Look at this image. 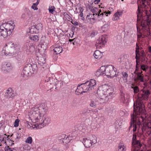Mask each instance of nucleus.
I'll list each match as a JSON object with an SVG mask.
<instances>
[{
    "mask_svg": "<svg viewBox=\"0 0 151 151\" xmlns=\"http://www.w3.org/2000/svg\"><path fill=\"white\" fill-rule=\"evenodd\" d=\"M134 110V114L131 116L130 125L129 130L132 127L133 128V131L134 132L137 129L138 131L140 129L142 131L146 132V135H151V122H146L145 119L142 116L139 115L140 113H145L141 112L139 113Z\"/></svg>",
    "mask_w": 151,
    "mask_h": 151,
    "instance_id": "obj_1",
    "label": "nucleus"
},
{
    "mask_svg": "<svg viewBox=\"0 0 151 151\" xmlns=\"http://www.w3.org/2000/svg\"><path fill=\"white\" fill-rule=\"evenodd\" d=\"M150 94V92L149 90L144 88L139 91L138 94L139 100L134 104V112H145L144 103L142 101L147 100Z\"/></svg>",
    "mask_w": 151,
    "mask_h": 151,
    "instance_id": "obj_2",
    "label": "nucleus"
},
{
    "mask_svg": "<svg viewBox=\"0 0 151 151\" xmlns=\"http://www.w3.org/2000/svg\"><path fill=\"white\" fill-rule=\"evenodd\" d=\"M14 24L13 21L2 24L0 26V37L6 38L10 35L14 28Z\"/></svg>",
    "mask_w": 151,
    "mask_h": 151,
    "instance_id": "obj_3",
    "label": "nucleus"
},
{
    "mask_svg": "<svg viewBox=\"0 0 151 151\" xmlns=\"http://www.w3.org/2000/svg\"><path fill=\"white\" fill-rule=\"evenodd\" d=\"M47 109L42 106L38 107L36 106L33 109L31 115L33 122L35 123L40 122L43 116H44L47 112Z\"/></svg>",
    "mask_w": 151,
    "mask_h": 151,
    "instance_id": "obj_4",
    "label": "nucleus"
},
{
    "mask_svg": "<svg viewBox=\"0 0 151 151\" xmlns=\"http://www.w3.org/2000/svg\"><path fill=\"white\" fill-rule=\"evenodd\" d=\"M36 64L28 63L26 64L21 74L22 77L26 79L27 77L36 73L37 70Z\"/></svg>",
    "mask_w": 151,
    "mask_h": 151,
    "instance_id": "obj_5",
    "label": "nucleus"
},
{
    "mask_svg": "<svg viewBox=\"0 0 151 151\" xmlns=\"http://www.w3.org/2000/svg\"><path fill=\"white\" fill-rule=\"evenodd\" d=\"M102 70L104 71L105 76L108 77H113L114 76L116 77L118 75V72H116V69L112 65H109L104 66Z\"/></svg>",
    "mask_w": 151,
    "mask_h": 151,
    "instance_id": "obj_6",
    "label": "nucleus"
},
{
    "mask_svg": "<svg viewBox=\"0 0 151 151\" xmlns=\"http://www.w3.org/2000/svg\"><path fill=\"white\" fill-rule=\"evenodd\" d=\"M146 20H143L141 22V26L142 27L143 30L144 31V34L146 36H147L150 35V29L148 27L150 24V22L149 20L148 16L146 13Z\"/></svg>",
    "mask_w": 151,
    "mask_h": 151,
    "instance_id": "obj_7",
    "label": "nucleus"
},
{
    "mask_svg": "<svg viewBox=\"0 0 151 151\" xmlns=\"http://www.w3.org/2000/svg\"><path fill=\"white\" fill-rule=\"evenodd\" d=\"M142 71L141 72H134V73L136 75L134 81L137 83L138 82L139 83L143 82L144 86L145 87H146L147 86V83L146 82H145V79L144 78V75L142 73Z\"/></svg>",
    "mask_w": 151,
    "mask_h": 151,
    "instance_id": "obj_8",
    "label": "nucleus"
},
{
    "mask_svg": "<svg viewBox=\"0 0 151 151\" xmlns=\"http://www.w3.org/2000/svg\"><path fill=\"white\" fill-rule=\"evenodd\" d=\"M11 44L13 45V44L8 43L6 45V47H4L3 50L2 51V53H4V55L6 56H10L13 54V50L14 48L12 47H10Z\"/></svg>",
    "mask_w": 151,
    "mask_h": 151,
    "instance_id": "obj_9",
    "label": "nucleus"
},
{
    "mask_svg": "<svg viewBox=\"0 0 151 151\" xmlns=\"http://www.w3.org/2000/svg\"><path fill=\"white\" fill-rule=\"evenodd\" d=\"M21 18L22 19L27 20L28 22H31L34 20L33 17V14L29 9H26V12L22 14Z\"/></svg>",
    "mask_w": 151,
    "mask_h": 151,
    "instance_id": "obj_10",
    "label": "nucleus"
},
{
    "mask_svg": "<svg viewBox=\"0 0 151 151\" xmlns=\"http://www.w3.org/2000/svg\"><path fill=\"white\" fill-rule=\"evenodd\" d=\"M101 99V97L99 98L96 97L95 98H94L93 99H91L89 104L90 106L93 108H95L102 103H105L104 101L102 100Z\"/></svg>",
    "mask_w": 151,
    "mask_h": 151,
    "instance_id": "obj_11",
    "label": "nucleus"
},
{
    "mask_svg": "<svg viewBox=\"0 0 151 151\" xmlns=\"http://www.w3.org/2000/svg\"><path fill=\"white\" fill-rule=\"evenodd\" d=\"M42 116L40 122L37 124V126L36 125H35L36 128H39L40 125L44 127L50 123V117L46 116L45 114Z\"/></svg>",
    "mask_w": 151,
    "mask_h": 151,
    "instance_id": "obj_12",
    "label": "nucleus"
},
{
    "mask_svg": "<svg viewBox=\"0 0 151 151\" xmlns=\"http://www.w3.org/2000/svg\"><path fill=\"white\" fill-rule=\"evenodd\" d=\"M104 90H107V92L105 93V96L104 97H101L102 100H104L105 102H107L109 99V97L110 96H112L114 91L113 88L110 86H108V88L105 87Z\"/></svg>",
    "mask_w": 151,
    "mask_h": 151,
    "instance_id": "obj_13",
    "label": "nucleus"
},
{
    "mask_svg": "<svg viewBox=\"0 0 151 151\" xmlns=\"http://www.w3.org/2000/svg\"><path fill=\"white\" fill-rule=\"evenodd\" d=\"M42 25L41 23H38L35 25H32L29 28L30 34H37L42 30Z\"/></svg>",
    "mask_w": 151,
    "mask_h": 151,
    "instance_id": "obj_14",
    "label": "nucleus"
},
{
    "mask_svg": "<svg viewBox=\"0 0 151 151\" xmlns=\"http://www.w3.org/2000/svg\"><path fill=\"white\" fill-rule=\"evenodd\" d=\"M142 1V5L139 6L138 5V9L137 12V21H139L140 18L142 16V12H141V10L140 9L141 8H145L146 9V7L147 6L145 4V3L146 2V0H138V1Z\"/></svg>",
    "mask_w": 151,
    "mask_h": 151,
    "instance_id": "obj_15",
    "label": "nucleus"
},
{
    "mask_svg": "<svg viewBox=\"0 0 151 151\" xmlns=\"http://www.w3.org/2000/svg\"><path fill=\"white\" fill-rule=\"evenodd\" d=\"M13 65L10 63H5L2 65V71L4 73H8L12 70L13 68Z\"/></svg>",
    "mask_w": 151,
    "mask_h": 151,
    "instance_id": "obj_16",
    "label": "nucleus"
},
{
    "mask_svg": "<svg viewBox=\"0 0 151 151\" xmlns=\"http://www.w3.org/2000/svg\"><path fill=\"white\" fill-rule=\"evenodd\" d=\"M108 86L106 85H103L98 88L97 91V93L99 96L100 97H104L105 96V93L107 92V90H104V88L105 87L108 88Z\"/></svg>",
    "mask_w": 151,
    "mask_h": 151,
    "instance_id": "obj_17",
    "label": "nucleus"
},
{
    "mask_svg": "<svg viewBox=\"0 0 151 151\" xmlns=\"http://www.w3.org/2000/svg\"><path fill=\"white\" fill-rule=\"evenodd\" d=\"M24 49L29 54L35 50L34 44L32 43L30 41H27Z\"/></svg>",
    "mask_w": 151,
    "mask_h": 151,
    "instance_id": "obj_18",
    "label": "nucleus"
},
{
    "mask_svg": "<svg viewBox=\"0 0 151 151\" xmlns=\"http://www.w3.org/2000/svg\"><path fill=\"white\" fill-rule=\"evenodd\" d=\"M5 95L7 98H12L15 96V93H14V92L13 91L12 88H9L7 91L5 93Z\"/></svg>",
    "mask_w": 151,
    "mask_h": 151,
    "instance_id": "obj_19",
    "label": "nucleus"
},
{
    "mask_svg": "<svg viewBox=\"0 0 151 151\" xmlns=\"http://www.w3.org/2000/svg\"><path fill=\"white\" fill-rule=\"evenodd\" d=\"M81 141L82 142L86 148L90 147L93 144L91 141L87 138H83V140H81Z\"/></svg>",
    "mask_w": 151,
    "mask_h": 151,
    "instance_id": "obj_20",
    "label": "nucleus"
},
{
    "mask_svg": "<svg viewBox=\"0 0 151 151\" xmlns=\"http://www.w3.org/2000/svg\"><path fill=\"white\" fill-rule=\"evenodd\" d=\"M138 51H139V56L141 57V61H146V57L142 48H140Z\"/></svg>",
    "mask_w": 151,
    "mask_h": 151,
    "instance_id": "obj_21",
    "label": "nucleus"
},
{
    "mask_svg": "<svg viewBox=\"0 0 151 151\" xmlns=\"http://www.w3.org/2000/svg\"><path fill=\"white\" fill-rule=\"evenodd\" d=\"M106 42V38L104 36H103L100 37L96 41L97 43L102 45H104Z\"/></svg>",
    "mask_w": 151,
    "mask_h": 151,
    "instance_id": "obj_22",
    "label": "nucleus"
},
{
    "mask_svg": "<svg viewBox=\"0 0 151 151\" xmlns=\"http://www.w3.org/2000/svg\"><path fill=\"white\" fill-rule=\"evenodd\" d=\"M84 90L83 88V87H81L79 85V86L76 90V93L77 95H79L82 94L83 93L87 92L86 91H84Z\"/></svg>",
    "mask_w": 151,
    "mask_h": 151,
    "instance_id": "obj_23",
    "label": "nucleus"
},
{
    "mask_svg": "<svg viewBox=\"0 0 151 151\" xmlns=\"http://www.w3.org/2000/svg\"><path fill=\"white\" fill-rule=\"evenodd\" d=\"M104 66H101L99 69H98L95 73V75L96 76H105L104 71H103L102 69L104 68Z\"/></svg>",
    "mask_w": 151,
    "mask_h": 151,
    "instance_id": "obj_24",
    "label": "nucleus"
},
{
    "mask_svg": "<svg viewBox=\"0 0 151 151\" xmlns=\"http://www.w3.org/2000/svg\"><path fill=\"white\" fill-rule=\"evenodd\" d=\"M87 85H89L91 87V88H92L93 89L96 86V81L93 79H91L89 81H87Z\"/></svg>",
    "mask_w": 151,
    "mask_h": 151,
    "instance_id": "obj_25",
    "label": "nucleus"
},
{
    "mask_svg": "<svg viewBox=\"0 0 151 151\" xmlns=\"http://www.w3.org/2000/svg\"><path fill=\"white\" fill-rule=\"evenodd\" d=\"M93 56L96 59H99L102 58V54L100 51L96 50L95 51Z\"/></svg>",
    "mask_w": 151,
    "mask_h": 151,
    "instance_id": "obj_26",
    "label": "nucleus"
},
{
    "mask_svg": "<svg viewBox=\"0 0 151 151\" xmlns=\"http://www.w3.org/2000/svg\"><path fill=\"white\" fill-rule=\"evenodd\" d=\"M123 13L122 11H117L114 15V17L113 18V20H116L119 18V16H121Z\"/></svg>",
    "mask_w": 151,
    "mask_h": 151,
    "instance_id": "obj_27",
    "label": "nucleus"
},
{
    "mask_svg": "<svg viewBox=\"0 0 151 151\" xmlns=\"http://www.w3.org/2000/svg\"><path fill=\"white\" fill-rule=\"evenodd\" d=\"M83 85V88L85 91H88L92 90V89L91 88V87L89 85L87 84V81L85 83H81V85Z\"/></svg>",
    "mask_w": 151,
    "mask_h": 151,
    "instance_id": "obj_28",
    "label": "nucleus"
},
{
    "mask_svg": "<svg viewBox=\"0 0 151 151\" xmlns=\"http://www.w3.org/2000/svg\"><path fill=\"white\" fill-rule=\"evenodd\" d=\"M88 8L90 11L94 15H97V11L98 10V9L97 8L94 7L92 6H90L88 7Z\"/></svg>",
    "mask_w": 151,
    "mask_h": 151,
    "instance_id": "obj_29",
    "label": "nucleus"
},
{
    "mask_svg": "<svg viewBox=\"0 0 151 151\" xmlns=\"http://www.w3.org/2000/svg\"><path fill=\"white\" fill-rule=\"evenodd\" d=\"M45 59L43 57H40L38 58V63L39 65L42 66L45 63Z\"/></svg>",
    "mask_w": 151,
    "mask_h": 151,
    "instance_id": "obj_30",
    "label": "nucleus"
},
{
    "mask_svg": "<svg viewBox=\"0 0 151 151\" xmlns=\"http://www.w3.org/2000/svg\"><path fill=\"white\" fill-rule=\"evenodd\" d=\"M53 50L56 54H58L62 52L63 49L61 47L58 46L55 47Z\"/></svg>",
    "mask_w": 151,
    "mask_h": 151,
    "instance_id": "obj_31",
    "label": "nucleus"
},
{
    "mask_svg": "<svg viewBox=\"0 0 151 151\" xmlns=\"http://www.w3.org/2000/svg\"><path fill=\"white\" fill-rule=\"evenodd\" d=\"M104 13L105 15H106V16H108V13L106 12H102L101 14H97V15H96L97 16V20L98 21H100L101 20H102L103 19V16H104Z\"/></svg>",
    "mask_w": 151,
    "mask_h": 151,
    "instance_id": "obj_32",
    "label": "nucleus"
},
{
    "mask_svg": "<svg viewBox=\"0 0 151 151\" xmlns=\"http://www.w3.org/2000/svg\"><path fill=\"white\" fill-rule=\"evenodd\" d=\"M131 88L133 89L134 93V94L138 93V92H139V89L137 86L132 84L131 85Z\"/></svg>",
    "mask_w": 151,
    "mask_h": 151,
    "instance_id": "obj_33",
    "label": "nucleus"
},
{
    "mask_svg": "<svg viewBox=\"0 0 151 151\" xmlns=\"http://www.w3.org/2000/svg\"><path fill=\"white\" fill-rule=\"evenodd\" d=\"M6 135V134H4V135L1 136L0 137V140L1 141V142H4V143H6V142H4V138H5L6 139V138L8 140H9L10 141H11L12 142H13L14 141L12 140H11L9 138V135L8 136L6 137H5V136Z\"/></svg>",
    "mask_w": 151,
    "mask_h": 151,
    "instance_id": "obj_34",
    "label": "nucleus"
},
{
    "mask_svg": "<svg viewBox=\"0 0 151 151\" xmlns=\"http://www.w3.org/2000/svg\"><path fill=\"white\" fill-rule=\"evenodd\" d=\"M29 38L31 40L35 42H37L39 40V38L37 35H30Z\"/></svg>",
    "mask_w": 151,
    "mask_h": 151,
    "instance_id": "obj_35",
    "label": "nucleus"
},
{
    "mask_svg": "<svg viewBox=\"0 0 151 151\" xmlns=\"http://www.w3.org/2000/svg\"><path fill=\"white\" fill-rule=\"evenodd\" d=\"M140 69L144 71H146L147 70L148 66L146 65L142 64L140 65Z\"/></svg>",
    "mask_w": 151,
    "mask_h": 151,
    "instance_id": "obj_36",
    "label": "nucleus"
},
{
    "mask_svg": "<svg viewBox=\"0 0 151 151\" xmlns=\"http://www.w3.org/2000/svg\"><path fill=\"white\" fill-rule=\"evenodd\" d=\"M70 142L69 138L68 137V136L65 135V137L63 140H62V142L63 144H66Z\"/></svg>",
    "mask_w": 151,
    "mask_h": 151,
    "instance_id": "obj_37",
    "label": "nucleus"
},
{
    "mask_svg": "<svg viewBox=\"0 0 151 151\" xmlns=\"http://www.w3.org/2000/svg\"><path fill=\"white\" fill-rule=\"evenodd\" d=\"M96 139L97 138L95 136L92 135L90 140L91 141L92 144H94L97 142Z\"/></svg>",
    "mask_w": 151,
    "mask_h": 151,
    "instance_id": "obj_38",
    "label": "nucleus"
},
{
    "mask_svg": "<svg viewBox=\"0 0 151 151\" xmlns=\"http://www.w3.org/2000/svg\"><path fill=\"white\" fill-rule=\"evenodd\" d=\"M91 110L88 109H85L82 111L81 114L85 116L87 115L90 114Z\"/></svg>",
    "mask_w": 151,
    "mask_h": 151,
    "instance_id": "obj_39",
    "label": "nucleus"
},
{
    "mask_svg": "<svg viewBox=\"0 0 151 151\" xmlns=\"http://www.w3.org/2000/svg\"><path fill=\"white\" fill-rule=\"evenodd\" d=\"M139 55H136L135 58L136 59V64H137V65H139V63L140 62L139 60L141 59V57L140 56H139Z\"/></svg>",
    "mask_w": 151,
    "mask_h": 151,
    "instance_id": "obj_40",
    "label": "nucleus"
},
{
    "mask_svg": "<svg viewBox=\"0 0 151 151\" xmlns=\"http://www.w3.org/2000/svg\"><path fill=\"white\" fill-rule=\"evenodd\" d=\"M39 0H37V1L36 3L33 4L32 6V9H34V10L38 9L37 6L39 3Z\"/></svg>",
    "mask_w": 151,
    "mask_h": 151,
    "instance_id": "obj_41",
    "label": "nucleus"
},
{
    "mask_svg": "<svg viewBox=\"0 0 151 151\" xmlns=\"http://www.w3.org/2000/svg\"><path fill=\"white\" fill-rule=\"evenodd\" d=\"M53 79L51 77H46V78L45 79V82H49V83L50 84H53L52 83Z\"/></svg>",
    "mask_w": 151,
    "mask_h": 151,
    "instance_id": "obj_42",
    "label": "nucleus"
},
{
    "mask_svg": "<svg viewBox=\"0 0 151 151\" xmlns=\"http://www.w3.org/2000/svg\"><path fill=\"white\" fill-rule=\"evenodd\" d=\"M16 59L17 60V63H21L22 61V56L21 55H18Z\"/></svg>",
    "mask_w": 151,
    "mask_h": 151,
    "instance_id": "obj_43",
    "label": "nucleus"
},
{
    "mask_svg": "<svg viewBox=\"0 0 151 151\" xmlns=\"http://www.w3.org/2000/svg\"><path fill=\"white\" fill-rule=\"evenodd\" d=\"M65 134H62L60 135L58 137V139L60 141V142H62V140H63L65 137Z\"/></svg>",
    "mask_w": 151,
    "mask_h": 151,
    "instance_id": "obj_44",
    "label": "nucleus"
},
{
    "mask_svg": "<svg viewBox=\"0 0 151 151\" xmlns=\"http://www.w3.org/2000/svg\"><path fill=\"white\" fill-rule=\"evenodd\" d=\"M125 148L124 145H119L118 147V151H125Z\"/></svg>",
    "mask_w": 151,
    "mask_h": 151,
    "instance_id": "obj_45",
    "label": "nucleus"
},
{
    "mask_svg": "<svg viewBox=\"0 0 151 151\" xmlns=\"http://www.w3.org/2000/svg\"><path fill=\"white\" fill-rule=\"evenodd\" d=\"M124 79L126 80V82L127 81V78L128 77V74L126 72H123L122 73Z\"/></svg>",
    "mask_w": 151,
    "mask_h": 151,
    "instance_id": "obj_46",
    "label": "nucleus"
},
{
    "mask_svg": "<svg viewBox=\"0 0 151 151\" xmlns=\"http://www.w3.org/2000/svg\"><path fill=\"white\" fill-rule=\"evenodd\" d=\"M5 150L6 151H16L15 149L13 148H11L9 146L6 147Z\"/></svg>",
    "mask_w": 151,
    "mask_h": 151,
    "instance_id": "obj_47",
    "label": "nucleus"
},
{
    "mask_svg": "<svg viewBox=\"0 0 151 151\" xmlns=\"http://www.w3.org/2000/svg\"><path fill=\"white\" fill-rule=\"evenodd\" d=\"M32 141V138L31 137H28L26 140L25 142L27 143L31 144Z\"/></svg>",
    "mask_w": 151,
    "mask_h": 151,
    "instance_id": "obj_48",
    "label": "nucleus"
},
{
    "mask_svg": "<svg viewBox=\"0 0 151 151\" xmlns=\"http://www.w3.org/2000/svg\"><path fill=\"white\" fill-rule=\"evenodd\" d=\"M108 25L107 24H104L101 27V29L103 31L106 30L108 29Z\"/></svg>",
    "mask_w": 151,
    "mask_h": 151,
    "instance_id": "obj_49",
    "label": "nucleus"
},
{
    "mask_svg": "<svg viewBox=\"0 0 151 151\" xmlns=\"http://www.w3.org/2000/svg\"><path fill=\"white\" fill-rule=\"evenodd\" d=\"M55 9V8L54 6H52L51 7H49L48 10L49 12L52 14H53V12L54 11V9Z\"/></svg>",
    "mask_w": 151,
    "mask_h": 151,
    "instance_id": "obj_50",
    "label": "nucleus"
},
{
    "mask_svg": "<svg viewBox=\"0 0 151 151\" xmlns=\"http://www.w3.org/2000/svg\"><path fill=\"white\" fill-rule=\"evenodd\" d=\"M140 48L139 47V46L137 45V43H136V50H135V54L137 55H139V49Z\"/></svg>",
    "mask_w": 151,
    "mask_h": 151,
    "instance_id": "obj_51",
    "label": "nucleus"
},
{
    "mask_svg": "<svg viewBox=\"0 0 151 151\" xmlns=\"http://www.w3.org/2000/svg\"><path fill=\"white\" fill-rule=\"evenodd\" d=\"M19 119H17L15 120L14 124V126L15 127H17L19 126Z\"/></svg>",
    "mask_w": 151,
    "mask_h": 151,
    "instance_id": "obj_52",
    "label": "nucleus"
},
{
    "mask_svg": "<svg viewBox=\"0 0 151 151\" xmlns=\"http://www.w3.org/2000/svg\"><path fill=\"white\" fill-rule=\"evenodd\" d=\"M97 32L95 31H92L90 34V36L93 37L97 34Z\"/></svg>",
    "mask_w": 151,
    "mask_h": 151,
    "instance_id": "obj_53",
    "label": "nucleus"
},
{
    "mask_svg": "<svg viewBox=\"0 0 151 151\" xmlns=\"http://www.w3.org/2000/svg\"><path fill=\"white\" fill-rule=\"evenodd\" d=\"M121 100L124 102V100H125V98L124 96V94L123 93L121 94Z\"/></svg>",
    "mask_w": 151,
    "mask_h": 151,
    "instance_id": "obj_54",
    "label": "nucleus"
},
{
    "mask_svg": "<svg viewBox=\"0 0 151 151\" xmlns=\"http://www.w3.org/2000/svg\"><path fill=\"white\" fill-rule=\"evenodd\" d=\"M63 15L66 18H69V19H70V16L68 14H67V13L65 12H64L63 13Z\"/></svg>",
    "mask_w": 151,
    "mask_h": 151,
    "instance_id": "obj_55",
    "label": "nucleus"
},
{
    "mask_svg": "<svg viewBox=\"0 0 151 151\" xmlns=\"http://www.w3.org/2000/svg\"><path fill=\"white\" fill-rule=\"evenodd\" d=\"M72 23L76 26H78V22L76 21H73V22H72Z\"/></svg>",
    "mask_w": 151,
    "mask_h": 151,
    "instance_id": "obj_56",
    "label": "nucleus"
},
{
    "mask_svg": "<svg viewBox=\"0 0 151 151\" xmlns=\"http://www.w3.org/2000/svg\"><path fill=\"white\" fill-rule=\"evenodd\" d=\"M139 65H137V64H136V69L135 71L134 72H138V71L139 70Z\"/></svg>",
    "mask_w": 151,
    "mask_h": 151,
    "instance_id": "obj_57",
    "label": "nucleus"
},
{
    "mask_svg": "<svg viewBox=\"0 0 151 151\" xmlns=\"http://www.w3.org/2000/svg\"><path fill=\"white\" fill-rule=\"evenodd\" d=\"M80 11L81 13L80 14V16L81 17H82V16H83V14L82 13V12L83 11V10L81 8V9H80Z\"/></svg>",
    "mask_w": 151,
    "mask_h": 151,
    "instance_id": "obj_58",
    "label": "nucleus"
},
{
    "mask_svg": "<svg viewBox=\"0 0 151 151\" xmlns=\"http://www.w3.org/2000/svg\"><path fill=\"white\" fill-rule=\"evenodd\" d=\"M100 1V0H95L94 2L95 4H98Z\"/></svg>",
    "mask_w": 151,
    "mask_h": 151,
    "instance_id": "obj_59",
    "label": "nucleus"
},
{
    "mask_svg": "<svg viewBox=\"0 0 151 151\" xmlns=\"http://www.w3.org/2000/svg\"><path fill=\"white\" fill-rule=\"evenodd\" d=\"M91 18L93 19H94V18H93V16L95 15L93 14H91L89 15Z\"/></svg>",
    "mask_w": 151,
    "mask_h": 151,
    "instance_id": "obj_60",
    "label": "nucleus"
},
{
    "mask_svg": "<svg viewBox=\"0 0 151 151\" xmlns=\"http://www.w3.org/2000/svg\"><path fill=\"white\" fill-rule=\"evenodd\" d=\"M86 18L87 19H92L89 15H88L86 16Z\"/></svg>",
    "mask_w": 151,
    "mask_h": 151,
    "instance_id": "obj_61",
    "label": "nucleus"
},
{
    "mask_svg": "<svg viewBox=\"0 0 151 151\" xmlns=\"http://www.w3.org/2000/svg\"><path fill=\"white\" fill-rule=\"evenodd\" d=\"M101 9H100L99 11L98 12H98V13H97V14H101Z\"/></svg>",
    "mask_w": 151,
    "mask_h": 151,
    "instance_id": "obj_62",
    "label": "nucleus"
},
{
    "mask_svg": "<svg viewBox=\"0 0 151 151\" xmlns=\"http://www.w3.org/2000/svg\"><path fill=\"white\" fill-rule=\"evenodd\" d=\"M149 51L151 53V46H150L149 47Z\"/></svg>",
    "mask_w": 151,
    "mask_h": 151,
    "instance_id": "obj_63",
    "label": "nucleus"
},
{
    "mask_svg": "<svg viewBox=\"0 0 151 151\" xmlns=\"http://www.w3.org/2000/svg\"><path fill=\"white\" fill-rule=\"evenodd\" d=\"M99 106V105L98 106H97L98 107V109L99 110H100V109H102V107H101Z\"/></svg>",
    "mask_w": 151,
    "mask_h": 151,
    "instance_id": "obj_64",
    "label": "nucleus"
}]
</instances>
